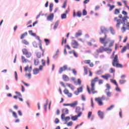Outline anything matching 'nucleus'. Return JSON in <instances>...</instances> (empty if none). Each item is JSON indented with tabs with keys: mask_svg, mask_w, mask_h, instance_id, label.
Masks as SVG:
<instances>
[{
	"mask_svg": "<svg viewBox=\"0 0 129 129\" xmlns=\"http://www.w3.org/2000/svg\"><path fill=\"white\" fill-rule=\"evenodd\" d=\"M129 18L127 16L123 17L122 20L117 19V17H115L114 19V22H116V27L117 29H120V25L122 24V27L121 30L122 33H124L125 31H129V22H126L125 21L128 20Z\"/></svg>",
	"mask_w": 129,
	"mask_h": 129,
	"instance_id": "obj_1",
	"label": "nucleus"
},
{
	"mask_svg": "<svg viewBox=\"0 0 129 129\" xmlns=\"http://www.w3.org/2000/svg\"><path fill=\"white\" fill-rule=\"evenodd\" d=\"M98 77H96L94 78V79L92 80L91 82V90L93 94H95V93H97V91H95V84L96 83V82H98L99 85L102 84V83H103V81L102 80H99L98 81Z\"/></svg>",
	"mask_w": 129,
	"mask_h": 129,
	"instance_id": "obj_2",
	"label": "nucleus"
},
{
	"mask_svg": "<svg viewBox=\"0 0 129 129\" xmlns=\"http://www.w3.org/2000/svg\"><path fill=\"white\" fill-rule=\"evenodd\" d=\"M119 62L118 56H117V55H115L112 62V66H113V67H116V68H122V64L118 63Z\"/></svg>",
	"mask_w": 129,
	"mask_h": 129,
	"instance_id": "obj_3",
	"label": "nucleus"
},
{
	"mask_svg": "<svg viewBox=\"0 0 129 129\" xmlns=\"http://www.w3.org/2000/svg\"><path fill=\"white\" fill-rule=\"evenodd\" d=\"M103 100H105V96H102L101 98L98 97L95 98V101L97 102L98 105L100 106H102V105H103Z\"/></svg>",
	"mask_w": 129,
	"mask_h": 129,
	"instance_id": "obj_4",
	"label": "nucleus"
},
{
	"mask_svg": "<svg viewBox=\"0 0 129 129\" xmlns=\"http://www.w3.org/2000/svg\"><path fill=\"white\" fill-rule=\"evenodd\" d=\"M106 38H107V35H106V34H105V36L104 38H100V42L101 44H103L104 45V47H106V46H107L108 42L106 41Z\"/></svg>",
	"mask_w": 129,
	"mask_h": 129,
	"instance_id": "obj_5",
	"label": "nucleus"
},
{
	"mask_svg": "<svg viewBox=\"0 0 129 129\" xmlns=\"http://www.w3.org/2000/svg\"><path fill=\"white\" fill-rule=\"evenodd\" d=\"M99 51L100 53H102L103 52H104V51L106 52V51H109V52H111L112 50L108 48H104V47L103 46H101L99 49Z\"/></svg>",
	"mask_w": 129,
	"mask_h": 129,
	"instance_id": "obj_6",
	"label": "nucleus"
},
{
	"mask_svg": "<svg viewBox=\"0 0 129 129\" xmlns=\"http://www.w3.org/2000/svg\"><path fill=\"white\" fill-rule=\"evenodd\" d=\"M126 77V76L125 75H123L121 76V80H120L119 82L120 84H124L126 82V81L124 80V78Z\"/></svg>",
	"mask_w": 129,
	"mask_h": 129,
	"instance_id": "obj_7",
	"label": "nucleus"
},
{
	"mask_svg": "<svg viewBox=\"0 0 129 129\" xmlns=\"http://www.w3.org/2000/svg\"><path fill=\"white\" fill-rule=\"evenodd\" d=\"M68 66H67V65H64L63 67H61L59 70V74H62V72H63V71H65V70H68Z\"/></svg>",
	"mask_w": 129,
	"mask_h": 129,
	"instance_id": "obj_8",
	"label": "nucleus"
},
{
	"mask_svg": "<svg viewBox=\"0 0 129 129\" xmlns=\"http://www.w3.org/2000/svg\"><path fill=\"white\" fill-rule=\"evenodd\" d=\"M72 46L73 48H74V49H77V48H78V46H79V44L77 41L74 40L72 43Z\"/></svg>",
	"mask_w": 129,
	"mask_h": 129,
	"instance_id": "obj_9",
	"label": "nucleus"
},
{
	"mask_svg": "<svg viewBox=\"0 0 129 129\" xmlns=\"http://www.w3.org/2000/svg\"><path fill=\"white\" fill-rule=\"evenodd\" d=\"M63 93L66 95H68V97H72L73 94L72 93L69 92V90H68V89H65L63 91Z\"/></svg>",
	"mask_w": 129,
	"mask_h": 129,
	"instance_id": "obj_10",
	"label": "nucleus"
},
{
	"mask_svg": "<svg viewBox=\"0 0 129 129\" xmlns=\"http://www.w3.org/2000/svg\"><path fill=\"white\" fill-rule=\"evenodd\" d=\"M100 30H101V33H102L103 34H106L105 33H107V32H108V30H107V29H106V28H105V27L104 26H102L100 28Z\"/></svg>",
	"mask_w": 129,
	"mask_h": 129,
	"instance_id": "obj_11",
	"label": "nucleus"
},
{
	"mask_svg": "<svg viewBox=\"0 0 129 129\" xmlns=\"http://www.w3.org/2000/svg\"><path fill=\"white\" fill-rule=\"evenodd\" d=\"M102 78H104V79H105L106 80H108V78H110L111 76L109 75V74H107L105 75H102L101 76Z\"/></svg>",
	"mask_w": 129,
	"mask_h": 129,
	"instance_id": "obj_12",
	"label": "nucleus"
},
{
	"mask_svg": "<svg viewBox=\"0 0 129 129\" xmlns=\"http://www.w3.org/2000/svg\"><path fill=\"white\" fill-rule=\"evenodd\" d=\"M54 19V14H50L47 18V21H52Z\"/></svg>",
	"mask_w": 129,
	"mask_h": 129,
	"instance_id": "obj_13",
	"label": "nucleus"
},
{
	"mask_svg": "<svg viewBox=\"0 0 129 129\" xmlns=\"http://www.w3.org/2000/svg\"><path fill=\"white\" fill-rule=\"evenodd\" d=\"M107 7H108L109 8V12H111V11H112V10H113V9H114V8H115V6L111 5H110V4H108Z\"/></svg>",
	"mask_w": 129,
	"mask_h": 129,
	"instance_id": "obj_14",
	"label": "nucleus"
},
{
	"mask_svg": "<svg viewBox=\"0 0 129 129\" xmlns=\"http://www.w3.org/2000/svg\"><path fill=\"white\" fill-rule=\"evenodd\" d=\"M62 112L64 114H68V113H69V110L67 108L62 109Z\"/></svg>",
	"mask_w": 129,
	"mask_h": 129,
	"instance_id": "obj_15",
	"label": "nucleus"
},
{
	"mask_svg": "<svg viewBox=\"0 0 129 129\" xmlns=\"http://www.w3.org/2000/svg\"><path fill=\"white\" fill-rule=\"evenodd\" d=\"M98 115L100 116V118H103L104 114L103 112H101V111L99 110L98 111Z\"/></svg>",
	"mask_w": 129,
	"mask_h": 129,
	"instance_id": "obj_16",
	"label": "nucleus"
},
{
	"mask_svg": "<svg viewBox=\"0 0 129 129\" xmlns=\"http://www.w3.org/2000/svg\"><path fill=\"white\" fill-rule=\"evenodd\" d=\"M40 72V70H39V69H34L33 70V74H34V75H37V74H38V73H39Z\"/></svg>",
	"mask_w": 129,
	"mask_h": 129,
	"instance_id": "obj_17",
	"label": "nucleus"
},
{
	"mask_svg": "<svg viewBox=\"0 0 129 129\" xmlns=\"http://www.w3.org/2000/svg\"><path fill=\"white\" fill-rule=\"evenodd\" d=\"M21 59L23 63H27L29 60L28 59H26V57L24 56H21Z\"/></svg>",
	"mask_w": 129,
	"mask_h": 129,
	"instance_id": "obj_18",
	"label": "nucleus"
},
{
	"mask_svg": "<svg viewBox=\"0 0 129 129\" xmlns=\"http://www.w3.org/2000/svg\"><path fill=\"white\" fill-rule=\"evenodd\" d=\"M62 78L64 81H69V77L67 75H63Z\"/></svg>",
	"mask_w": 129,
	"mask_h": 129,
	"instance_id": "obj_19",
	"label": "nucleus"
},
{
	"mask_svg": "<svg viewBox=\"0 0 129 129\" xmlns=\"http://www.w3.org/2000/svg\"><path fill=\"white\" fill-rule=\"evenodd\" d=\"M67 86H68L72 90H74V86L73 85L70 84H67Z\"/></svg>",
	"mask_w": 129,
	"mask_h": 129,
	"instance_id": "obj_20",
	"label": "nucleus"
},
{
	"mask_svg": "<svg viewBox=\"0 0 129 129\" xmlns=\"http://www.w3.org/2000/svg\"><path fill=\"white\" fill-rule=\"evenodd\" d=\"M120 9H115L114 10V15H118V14L120 13Z\"/></svg>",
	"mask_w": 129,
	"mask_h": 129,
	"instance_id": "obj_21",
	"label": "nucleus"
},
{
	"mask_svg": "<svg viewBox=\"0 0 129 129\" xmlns=\"http://www.w3.org/2000/svg\"><path fill=\"white\" fill-rule=\"evenodd\" d=\"M27 35H28V33L27 32H25L24 33H23L21 35L20 39L21 40H23V39H24V38H25V37H26V36H27Z\"/></svg>",
	"mask_w": 129,
	"mask_h": 129,
	"instance_id": "obj_22",
	"label": "nucleus"
},
{
	"mask_svg": "<svg viewBox=\"0 0 129 129\" xmlns=\"http://www.w3.org/2000/svg\"><path fill=\"white\" fill-rule=\"evenodd\" d=\"M36 56L37 57V58H41V57H44V56H43V53H42L41 54V52H40L36 53Z\"/></svg>",
	"mask_w": 129,
	"mask_h": 129,
	"instance_id": "obj_23",
	"label": "nucleus"
},
{
	"mask_svg": "<svg viewBox=\"0 0 129 129\" xmlns=\"http://www.w3.org/2000/svg\"><path fill=\"white\" fill-rule=\"evenodd\" d=\"M77 106V101H75L74 103L71 104L70 106L72 107H76Z\"/></svg>",
	"mask_w": 129,
	"mask_h": 129,
	"instance_id": "obj_24",
	"label": "nucleus"
},
{
	"mask_svg": "<svg viewBox=\"0 0 129 129\" xmlns=\"http://www.w3.org/2000/svg\"><path fill=\"white\" fill-rule=\"evenodd\" d=\"M39 48L42 52V56H44V54L45 53V49L43 48V47H42V44L39 46Z\"/></svg>",
	"mask_w": 129,
	"mask_h": 129,
	"instance_id": "obj_25",
	"label": "nucleus"
},
{
	"mask_svg": "<svg viewBox=\"0 0 129 129\" xmlns=\"http://www.w3.org/2000/svg\"><path fill=\"white\" fill-rule=\"evenodd\" d=\"M28 52H29V51H28V49H27L26 48H23L22 49V52H23V55H25Z\"/></svg>",
	"mask_w": 129,
	"mask_h": 129,
	"instance_id": "obj_26",
	"label": "nucleus"
},
{
	"mask_svg": "<svg viewBox=\"0 0 129 129\" xmlns=\"http://www.w3.org/2000/svg\"><path fill=\"white\" fill-rule=\"evenodd\" d=\"M76 15L77 17H78L79 18H81V16H82V13H81V11H78Z\"/></svg>",
	"mask_w": 129,
	"mask_h": 129,
	"instance_id": "obj_27",
	"label": "nucleus"
},
{
	"mask_svg": "<svg viewBox=\"0 0 129 129\" xmlns=\"http://www.w3.org/2000/svg\"><path fill=\"white\" fill-rule=\"evenodd\" d=\"M27 58H30L31 56H32V53L30 52H28L26 54H25Z\"/></svg>",
	"mask_w": 129,
	"mask_h": 129,
	"instance_id": "obj_28",
	"label": "nucleus"
},
{
	"mask_svg": "<svg viewBox=\"0 0 129 129\" xmlns=\"http://www.w3.org/2000/svg\"><path fill=\"white\" fill-rule=\"evenodd\" d=\"M61 20H64V19H66V18H67V15H66V14H62L61 15Z\"/></svg>",
	"mask_w": 129,
	"mask_h": 129,
	"instance_id": "obj_29",
	"label": "nucleus"
},
{
	"mask_svg": "<svg viewBox=\"0 0 129 129\" xmlns=\"http://www.w3.org/2000/svg\"><path fill=\"white\" fill-rule=\"evenodd\" d=\"M40 61H39V59H34V65L37 66L39 65Z\"/></svg>",
	"mask_w": 129,
	"mask_h": 129,
	"instance_id": "obj_30",
	"label": "nucleus"
},
{
	"mask_svg": "<svg viewBox=\"0 0 129 129\" xmlns=\"http://www.w3.org/2000/svg\"><path fill=\"white\" fill-rule=\"evenodd\" d=\"M77 90L80 93L83 91V86H82L81 87L77 88Z\"/></svg>",
	"mask_w": 129,
	"mask_h": 129,
	"instance_id": "obj_31",
	"label": "nucleus"
},
{
	"mask_svg": "<svg viewBox=\"0 0 129 129\" xmlns=\"http://www.w3.org/2000/svg\"><path fill=\"white\" fill-rule=\"evenodd\" d=\"M81 35H82V33H81V31H79L76 33V38H78V37H80Z\"/></svg>",
	"mask_w": 129,
	"mask_h": 129,
	"instance_id": "obj_32",
	"label": "nucleus"
},
{
	"mask_svg": "<svg viewBox=\"0 0 129 129\" xmlns=\"http://www.w3.org/2000/svg\"><path fill=\"white\" fill-rule=\"evenodd\" d=\"M44 42H45V43H46V46H48V45H49V44H50V40H49L48 39H45Z\"/></svg>",
	"mask_w": 129,
	"mask_h": 129,
	"instance_id": "obj_33",
	"label": "nucleus"
},
{
	"mask_svg": "<svg viewBox=\"0 0 129 129\" xmlns=\"http://www.w3.org/2000/svg\"><path fill=\"white\" fill-rule=\"evenodd\" d=\"M28 32H29V33L30 34V35H31V36H33L34 37H36V33H33L32 30H29Z\"/></svg>",
	"mask_w": 129,
	"mask_h": 129,
	"instance_id": "obj_34",
	"label": "nucleus"
},
{
	"mask_svg": "<svg viewBox=\"0 0 129 129\" xmlns=\"http://www.w3.org/2000/svg\"><path fill=\"white\" fill-rule=\"evenodd\" d=\"M110 81L112 83H113V84H115V85H116V86H117V83L116 82V81H115V80H112V79H110Z\"/></svg>",
	"mask_w": 129,
	"mask_h": 129,
	"instance_id": "obj_35",
	"label": "nucleus"
},
{
	"mask_svg": "<svg viewBox=\"0 0 129 129\" xmlns=\"http://www.w3.org/2000/svg\"><path fill=\"white\" fill-rule=\"evenodd\" d=\"M126 51V46H124L121 49V53H124Z\"/></svg>",
	"mask_w": 129,
	"mask_h": 129,
	"instance_id": "obj_36",
	"label": "nucleus"
},
{
	"mask_svg": "<svg viewBox=\"0 0 129 129\" xmlns=\"http://www.w3.org/2000/svg\"><path fill=\"white\" fill-rule=\"evenodd\" d=\"M22 43H23V44H24L25 45H29V42H28V41L26 40H23L22 41Z\"/></svg>",
	"mask_w": 129,
	"mask_h": 129,
	"instance_id": "obj_37",
	"label": "nucleus"
},
{
	"mask_svg": "<svg viewBox=\"0 0 129 129\" xmlns=\"http://www.w3.org/2000/svg\"><path fill=\"white\" fill-rule=\"evenodd\" d=\"M84 62L85 63V64H90V63L91 62V60H90V59H88V60H85L84 61Z\"/></svg>",
	"mask_w": 129,
	"mask_h": 129,
	"instance_id": "obj_38",
	"label": "nucleus"
},
{
	"mask_svg": "<svg viewBox=\"0 0 129 129\" xmlns=\"http://www.w3.org/2000/svg\"><path fill=\"white\" fill-rule=\"evenodd\" d=\"M81 110V108H80V107H77L76 108V112H80Z\"/></svg>",
	"mask_w": 129,
	"mask_h": 129,
	"instance_id": "obj_39",
	"label": "nucleus"
},
{
	"mask_svg": "<svg viewBox=\"0 0 129 129\" xmlns=\"http://www.w3.org/2000/svg\"><path fill=\"white\" fill-rule=\"evenodd\" d=\"M85 75H87L88 71H87V68H86L85 67H84Z\"/></svg>",
	"mask_w": 129,
	"mask_h": 129,
	"instance_id": "obj_40",
	"label": "nucleus"
},
{
	"mask_svg": "<svg viewBox=\"0 0 129 129\" xmlns=\"http://www.w3.org/2000/svg\"><path fill=\"white\" fill-rule=\"evenodd\" d=\"M113 44H114V41H111L109 44V48H111V47L113 46Z\"/></svg>",
	"mask_w": 129,
	"mask_h": 129,
	"instance_id": "obj_41",
	"label": "nucleus"
},
{
	"mask_svg": "<svg viewBox=\"0 0 129 129\" xmlns=\"http://www.w3.org/2000/svg\"><path fill=\"white\" fill-rule=\"evenodd\" d=\"M78 117H77V116H72L71 118L72 119V120H77V118Z\"/></svg>",
	"mask_w": 129,
	"mask_h": 129,
	"instance_id": "obj_42",
	"label": "nucleus"
},
{
	"mask_svg": "<svg viewBox=\"0 0 129 129\" xmlns=\"http://www.w3.org/2000/svg\"><path fill=\"white\" fill-rule=\"evenodd\" d=\"M58 22H55V23L54 24V30L55 29H57V28L58 27Z\"/></svg>",
	"mask_w": 129,
	"mask_h": 129,
	"instance_id": "obj_43",
	"label": "nucleus"
},
{
	"mask_svg": "<svg viewBox=\"0 0 129 129\" xmlns=\"http://www.w3.org/2000/svg\"><path fill=\"white\" fill-rule=\"evenodd\" d=\"M13 115L15 117V118H18V115L17 114V113L15 112H12Z\"/></svg>",
	"mask_w": 129,
	"mask_h": 129,
	"instance_id": "obj_44",
	"label": "nucleus"
},
{
	"mask_svg": "<svg viewBox=\"0 0 129 129\" xmlns=\"http://www.w3.org/2000/svg\"><path fill=\"white\" fill-rule=\"evenodd\" d=\"M73 53L74 55L75 56V57H76V58H77V57H78V54H77V52H75V50L73 51Z\"/></svg>",
	"mask_w": 129,
	"mask_h": 129,
	"instance_id": "obj_45",
	"label": "nucleus"
},
{
	"mask_svg": "<svg viewBox=\"0 0 129 129\" xmlns=\"http://www.w3.org/2000/svg\"><path fill=\"white\" fill-rule=\"evenodd\" d=\"M41 62H42V66H45L46 65V61H45V60L42 59L41 60Z\"/></svg>",
	"mask_w": 129,
	"mask_h": 129,
	"instance_id": "obj_46",
	"label": "nucleus"
},
{
	"mask_svg": "<svg viewBox=\"0 0 129 129\" xmlns=\"http://www.w3.org/2000/svg\"><path fill=\"white\" fill-rule=\"evenodd\" d=\"M113 107H114V106L113 105H111L107 109V110H111V109H112Z\"/></svg>",
	"mask_w": 129,
	"mask_h": 129,
	"instance_id": "obj_47",
	"label": "nucleus"
},
{
	"mask_svg": "<svg viewBox=\"0 0 129 129\" xmlns=\"http://www.w3.org/2000/svg\"><path fill=\"white\" fill-rule=\"evenodd\" d=\"M87 15V11L85 9L83 11V16H86Z\"/></svg>",
	"mask_w": 129,
	"mask_h": 129,
	"instance_id": "obj_48",
	"label": "nucleus"
},
{
	"mask_svg": "<svg viewBox=\"0 0 129 129\" xmlns=\"http://www.w3.org/2000/svg\"><path fill=\"white\" fill-rule=\"evenodd\" d=\"M106 94H107V96L108 97H110V96H111V92H107L106 93Z\"/></svg>",
	"mask_w": 129,
	"mask_h": 129,
	"instance_id": "obj_49",
	"label": "nucleus"
},
{
	"mask_svg": "<svg viewBox=\"0 0 129 129\" xmlns=\"http://www.w3.org/2000/svg\"><path fill=\"white\" fill-rule=\"evenodd\" d=\"M65 114H63V113L61 114V119H62V120H64V119H65Z\"/></svg>",
	"mask_w": 129,
	"mask_h": 129,
	"instance_id": "obj_50",
	"label": "nucleus"
},
{
	"mask_svg": "<svg viewBox=\"0 0 129 129\" xmlns=\"http://www.w3.org/2000/svg\"><path fill=\"white\" fill-rule=\"evenodd\" d=\"M92 114V112H89L88 114V118H90V117L91 116Z\"/></svg>",
	"mask_w": 129,
	"mask_h": 129,
	"instance_id": "obj_51",
	"label": "nucleus"
},
{
	"mask_svg": "<svg viewBox=\"0 0 129 129\" xmlns=\"http://www.w3.org/2000/svg\"><path fill=\"white\" fill-rule=\"evenodd\" d=\"M64 120L66 121H69V120H70V117L69 116H67L64 118Z\"/></svg>",
	"mask_w": 129,
	"mask_h": 129,
	"instance_id": "obj_52",
	"label": "nucleus"
},
{
	"mask_svg": "<svg viewBox=\"0 0 129 129\" xmlns=\"http://www.w3.org/2000/svg\"><path fill=\"white\" fill-rule=\"evenodd\" d=\"M78 115H77V117H79L80 116H81L82 114V112H77Z\"/></svg>",
	"mask_w": 129,
	"mask_h": 129,
	"instance_id": "obj_53",
	"label": "nucleus"
},
{
	"mask_svg": "<svg viewBox=\"0 0 129 129\" xmlns=\"http://www.w3.org/2000/svg\"><path fill=\"white\" fill-rule=\"evenodd\" d=\"M82 99L83 101H85L86 99L85 98V96L84 95H82Z\"/></svg>",
	"mask_w": 129,
	"mask_h": 129,
	"instance_id": "obj_54",
	"label": "nucleus"
},
{
	"mask_svg": "<svg viewBox=\"0 0 129 129\" xmlns=\"http://www.w3.org/2000/svg\"><path fill=\"white\" fill-rule=\"evenodd\" d=\"M106 86L107 89H108V90H109V89H110V85H109V84H107Z\"/></svg>",
	"mask_w": 129,
	"mask_h": 129,
	"instance_id": "obj_55",
	"label": "nucleus"
},
{
	"mask_svg": "<svg viewBox=\"0 0 129 129\" xmlns=\"http://www.w3.org/2000/svg\"><path fill=\"white\" fill-rule=\"evenodd\" d=\"M67 6V2H64L63 3V5L62 6L63 9H65L66 8V6Z\"/></svg>",
	"mask_w": 129,
	"mask_h": 129,
	"instance_id": "obj_56",
	"label": "nucleus"
},
{
	"mask_svg": "<svg viewBox=\"0 0 129 129\" xmlns=\"http://www.w3.org/2000/svg\"><path fill=\"white\" fill-rule=\"evenodd\" d=\"M72 124H73V122H72V121H70V122L68 123V126H71V125H72Z\"/></svg>",
	"mask_w": 129,
	"mask_h": 129,
	"instance_id": "obj_57",
	"label": "nucleus"
},
{
	"mask_svg": "<svg viewBox=\"0 0 129 129\" xmlns=\"http://www.w3.org/2000/svg\"><path fill=\"white\" fill-rule=\"evenodd\" d=\"M81 80H80V79H78V84H79V85H81Z\"/></svg>",
	"mask_w": 129,
	"mask_h": 129,
	"instance_id": "obj_58",
	"label": "nucleus"
},
{
	"mask_svg": "<svg viewBox=\"0 0 129 129\" xmlns=\"http://www.w3.org/2000/svg\"><path fill=\"white\" fill-rule=\"evenodd\" d=\"M15 79L16 80H18V74L17 73V72H15Z\"/></svg>",
	"mask_w": 129,
	"mask_h": 129,
	"instance_id": "obj_59",
	"label": "nucleus"
},
{
	"mask_svg": "<svg viewBox=\"0 0 129 129\" xmlns=\"http://www.w3.org/2000/svg\"><path fill=\"white\" fill-rule=\"evenodd\" d=\"M53 59H57L58 58V54H55V55L53 56Z\"/></svg>",
	"mask_w": 129,
	"mask_h": 129,
	"instance_id": "obj_60",
	"label": "nucleus"
},
{
	"mask_svg": "<svg viewBox=\"0 0 129 129\" xmlns=\"http://www.w3.org/2000/svg\"><path fill=\"white\" fill-rule=\"evenodd\" d=\"M73 73H74V74L75 75H76L77 74V72L76 71V70L75 69L73 70Z\"/></svg>",
	"mask_w": 129,
	"mask_h": 129,
	"instance_id": "obj_61",
	"label": "nucleus"
},
{
	"mask_svg": "<svg viewBox=\"0 0 129 129\" xmlns=\"http://www.w3.org/2000/svg\"><path fill=\"white\" fill-rule=\"evenodd\" d=\"M110 31L111 33L113 35L114 34V30L112 28H110Z\"/></svg>",
	"mask_w": 129,
	"mask_h": 129,
	"instance_id": "obj_62",
	"label": "nucleus"
},
{
	"mask_svg": "<svg viewBox=\"0 0 129 129\" xmlns=\"http://www.w3.org/2000/svg\"><path fill=\"white\" fill-rule=\"evenodd\" d=\"M55 123H59V119L57 118L55 119Z\"/></svg>",
	"mask_w": 129,
	"mask_h": 129,
	"instance_id": "obj_63",
	"label": "nucleus"
},
{
	"mask_svg": "<svg viewBox=\"0 0 129 129\" xmlns=\"http://www.w3.org/2000/svg\"><path fill=\"white\" fill-rule=\"evenodd\" d=\"M79 93H80L78 92V90L74 92V94H75V95H79Z\"/></svg>",
	"mask_w": 129,
	"mask_h": 129,
	"instance_id": "obj_64",
	"label": "nucleus"
}]
</instances>
